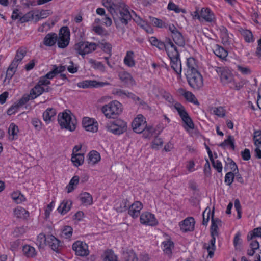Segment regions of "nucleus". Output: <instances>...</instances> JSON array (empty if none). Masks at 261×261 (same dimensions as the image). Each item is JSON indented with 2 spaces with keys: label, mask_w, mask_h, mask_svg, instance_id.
I'll use <instances>...</instances> for the list:
<instances>
[{
  "label": "nucleus",
  "mask_w": 261,
  "mask_h": 261,
  "mask_svg": "<svg viewBox=\"0 0 261 261\" xmlns=\"http://www.w3.org/2000/svg\"><path fill=\"white\" fill-rule=\"evenodd\" d=\"M47 236H45L43 233H40L37 238V244L39 248L43 247L44 245H47Z\"/></svg>",
  "instance_id": "52"
},
{
  "label": "nucleus",
  "mask_w": 261,
  "mask_h": 261,
  "mask_svg": "<svg viewBox=\"0 0 261 261\" xmlns=\"http://www.w3.org/2000/svg\"><path fill=\"white\" fill-rule=\"evenodd\" d=\"M44 92V88L39 85L37 84L31 89L30 91V96L32 99H34L40 95Z\"/></svg>",
  "instance_id": "36"
},
{
  "label": "nucleus",
  "mask_w": 261,
  "mask_h": 261,
  "mask_svg": "<svg viewBox=\"0 0 261 261\" xmlns=\"http://www.w3.org/2000/svg\"><path fill=\"white\" fill-rule=\"evenodd\" d=\"M144 138L150 139L151 137L158 135L159 133H157L155 128L151 125H146L144 130L141 133Z\"/></svg>",
  "instance_id": "26"
},
{
  "label": "nucleus",
  "mask_w": 261,
  "mask_h": 261,
  "mask_svg": "<svg viewBox=\"0 0 261 261\" xmlns=\"http://www.w3.org/2000/svg\"><path fill=\"white\" fill-rule=\"evenodd\" d=\"M158 135L155 136V138L152 142L151 147L154 149H159L163 144V140L158 137Z\"/></svg>",
  "instance_id": "51"
},
{
  "label": "nucleus",
  "mask_w": 261,
  "mask_h": 261,
  "mask_svg": "<svg viewBox=\"0 0 261 261\" xmlns=\"http://www.w3.org/2000/svg\"><path fill=\"white\" fill-rule=\"evenodd\" d=\"M15 216L21 219H27L29 217V213L24 208L18 206L14 210Z\"/></svg>",
  "instance_id": "32"
},
{
  "label": "nucleus",
  "mask_w": 261,
  "mask_h": 261,
  "mask_svg": "<svg viewBox=\"0 0 261 261\" xmlns=\"http://www.w3.org/2000/svg\"><path fill=\"white\" fill-rule=\"evenodd\" d=\"M34 10L31 11L23 16L20 17V21L21 23H24L32 20H35Z\"/></svg>",
  "instance_id": "46"
},
{
  "label": "nucleus",
  "mask_w": 261,
  "mask_h": 261,
  "mask_svg": "<svg viewBox=\"0 0 261 261\" xmlns=\"http://www.w3.org/2000/svg\"><path fill=\"white\" fill-rule=\"evenodd\" d=\"M47 243L48 245L54 251H57L60 247V241L53 235L47 236Z\"/></svg>",
  "instance_id": "25"
},
{
  "label": "nucleus",
  "mask_w": 261,
  "mask_h": 261,
  "mask_svg": "<svg viewBox=\"0 0 261 261\" xmlns=\"http://www.w3.org/2000/svg\"><path fill=\"white\" fill-rule=\"evenodd\" d=\"M103 261H117V256L113 251L107 250L105 252L103 255Z\"/></svg>",
  "instance_id": "45"
},
{
  "label": "nucleus",
  "mask_w": 261,
  "mask_h": 261,
  "mask_svg": "<svg viewBox=\"0 0 261 261\" xmlns=\"http://www.w3.org/2000/svg\"><path fill=\"white\" fill-rule=\"evenodd\" d=\"M214 53L217 56L222 59H225L228 55L227 51L218 45H217Z\"/></svg>",
  "instance_id": "40"
},
{
  "label": "nucleus",
  "mask_w": 261,
  "mask_h": 261,
  "mask_svg": "<svg viewBox=\"0 0 261 261\" xmlns=\"http://www.w3.org/2000/svg\"><path fill=\"white\" fill-rule=\"evenodd\" d=\"M129 206V201L127 199H123L116 204L115 209L118 212H123L126 211Z\"/></svg>",
  "instance_id": "34"
},
{
  "label": "nucleus",
  "mask_w": 261,
  "mask_h": 261,
  "mask_svg": "<svg viewBox=\"0 0 261 261\" xmlns=\"http://www.w3.org/2000/svg\"><path fill=\"white\" fill-rule=\"evenodd\" d=\"M195 221L193 218L189 217L185 219L180 225L181 229L185 232L192 231L194 228Z\"/></svg>",
  "instance_id": "20"
},
{
  "label": "nucleus",
  "mask_w": 261,
  "mask_h": 261,
  "mask_svg": "<svg viewBox=\"0 0 261 261\" xmlns=\"http://www.w3.org/2000/svg\"><path fill=\"white\" fill-rule=\"evenodd\" d=\"M234 173L232 172H229L226 173L225 177V182L228 185H230L233 181Z\"/></svg>",
  "instance_id": "62"
},
{
  "label": "nucleus",
  "mask_w": 261,
  "mask_h": 261,
  "mask_svg": "<svg viewBox=\"0 0 261 261\" xmlns=\"http://www.w3.org/2000/svg\"><path fill=\"white\" fill-rule=\"evenodd\" d=\"M147 125L146 118L141 114L137 115L132 123L133 130L138 134L141 133Z\"/></svg>",
  "instance_id": "12"
},
{
  "label": "nucleus",
  "mask_w": 261,
  "mask_h": 261,
  "mask_svg": "<svg viewBox=\"0 0 261 261\" xmlns=\"http://www.w3.org/2000/svg\"><path fill=\"white\" fill-rule=\"evenodd\" d=\"M169 30L171 32L174 42L179 46H184L185 44V40L179 30L173 24L169 25Z\"/></svg>",
  "instance_id": "13"
},
{
  "label": "nucleus",
  "mask_w": 261,
  "mask_h": 261,
  "mask_svg": "<svg viewBox=\"0 0 261 261\" xmlns=\"http://www.w3.org/2000/svg\"><path fill=\"white\" fill-rule=\"evenodd\" d=\"M13 200L17 203H20L25 201L24 196L19 192H14L11 194Z\"/></svg>",
  "instance_id": "48"
},
{
  "label": "nucleus",
  "mask_w": 261,
  "mask_h": 261,
  "mask_svg": "<svg viewBox=\"0 0 261 261\" xmlns=\"http://www.w3.org/2000/svg\"><path fill=\"white\" fill-rule=\"evenodd\" d=\"M35 21L37 22L39 20L47 17L50 15V11L48 10H35Z\"/></svg>",
  "instance_id": "30"
},
{
  "label": "nucleus",
  "mask_w": 261,
  "mask_h": 261,
  "mask_svg": "<svg viewBox=\"0 0 261 261\" xmlns=\"http://www.w3.org/2000/svg\"><path fill=\"white\" fill-rule=\"evenodd\" d=\"M70 31L67 27H63L60 30L58 35H57V43L59 48H64L69 43Z\"/></svg>",
  "instance_id": "11"
},
{
  "label": "nucleus",
  "mask_w": 261,
  "mask_h": 261,
  "mask_svg": "<svg viewBox=\"0 0 261 261\" xmlns=\"http://www.w3.org/2000/svg\"><path fill=\"white\" fill-rule=\"evenodd\" d=\"M213 167L217 170V171L220 173L222 171V165L220 161L218 160L215 161L214 159L211 160Z\"/></svg>",
  "instance_id": "60"
},
{
  "label": "nucleus",
  "mask_w": 261,
  "mask_h": 261,
  "mask_svg": "<svg viewBox=\"0 0 261 261\" xmlns=\"http://www.w3.org/2000/svg\"><path fill=\"white\" fill-rule=\"evenodd\" d=\"M216 72L220 75L222 82L224 84L230 83L233 79L230 72L222 67H217Z\"/></svg>",
  "instance_id": "18"
},
{
  "label": "nucleus",
  "mask_w": 261,
  "mask_h": 261,
  "mask_svg": "<svg viewBox=\"0 0 261 261\" xmlns=\"http://www.w3.org/2000/svg\"><path fill=\"white\" fill-rule=\"evenodd\" d=\"M124 64L128 67H132L135 66L134 53L132 51H128L126 53L124 59Z\"/></svg>",
  "instance_id": "35"
},
{
  "label": "nucleus",
  "mask_w": 261,
  "mask_h": 261,
  "mask_svg": "<svg viewBox=\"0 0 261 261\" xmlns=\"http://www.w3.org/2000/svg\"><path fill=\"white\" fill-rule=\"evenodd\" d=\"M201 18L206 21L212 22L214 19V16L210 9L202 8L201 10Z\"/></svg>",
  "instance_id": "31"
},
{
  "label": "nucleus",
  "mask_w": 261,
  "mask_h": 261,
  "mask_svg": "<svg viewBox=\"0 0 261 261\" xmlns=\"http://www.w3.org/2000/svg\"><path fill=\"white\" fill-rule=\"evenodd\" d=\"M187 69L186 74L198 71L197 70V65L196 63V61L193 58H189L187 59Z\"/></svg>",
  "instance_id": "29"
},
{
  "label": "nucleus",
  "mask_w": 261,
  "mask_h": 261,
  "mask_svg": "<svg viewBox=\"0 0 261 261\" xmlns=\"http://www.w3.org/2000/svg\"><path fill=\"white\" fill-rule=\"evenodd\" d=\"M26 54L27 50L24 48L20 47L17 50L15 58L7 71L6 76L8 78H11L12 77L16 72L18 64L24 57Z\"/></svg>",
  "instance_id": "3"
},
{
  "label": "nucleus",
  "mask_w": 261,
  "mask_h": 261,
  "mask_svg": "<svg viewBox=\"0 0 261 261\" xmlns=\"http://www.w3.org/2000/svg\"><path fill=\"white\" fill-rule=\"evenodd\" d=\"M26 231V228L22 226L17 227L14 231V234L16 237H19L24 234Z\"/></svg>",
  "instance_id": "63"
},
{
  "label": "nucleus",
  "mask_w": 261,
  "mask_h": 261,
  "mask_svg": "<svg viewBox=\"0 0 261 261\" xmlns=\"http://www.w3.org/2000/svg\"><path fill=\"white\" fill-rule=\"evenodd\" d=\"M174 107L185 123L184 128L185 129L187 130H188L189 129H193L194 128V124L184 106L180 103L177 102L174 105Z\"/></svg>",
  "instance_id": "5"
},
{
  "label": "nucleus",
  "mask_w": 261,
  "mask_h": 261,
  "mask_svg": "<svg viewBox=\"0 0 261 261\" xmlns=\"http://www.w3.org/2000/svg\"><path fill=\"white\" fill-rule=\"evenodd\" d=\"M56 114V110L53 108L47 109L43 114V120L47 123L52 121Z\"/></svg>",
  "instance_id": "27"
},
{
  "label": "nucleus",
  "mask_w": 261,
  "mask_h": 261,
  "mask_svg": "<svg viewBox=\"0 0 261 261\" xmlns=\"http://www.w3.org/2000/svg\"><path fill=\"white\" fill-rule=\"evenodd\" d=\"M72 228L69 226H66L61 232V236L63 238L69 239L72 234Z\"/></svg>",
  "instance_id": "50"
},
{
  "label": "nucleus",
  "mask_w": 261,
  "mask_h": 261,
  "mask_svg": "<svg viewBox=\"0 0 261 261\" xmlns=\"http://www.w3.org/2000/svg\"><path fill=\"white\" fill-rule=\"evenodd\" d=\"M79 182V177L77 176H74L70 181L69 184L66 186L67 192L68 193L71 192L76 186Z\"/></svg>",
  "instance_id": "41"
},
{
  "label": "nucleus",
  "mask_w": 261,
  "mask_h": 261,
  "mask_svg": "<svg viewBox=\"0 0 261 261\" xmlns=\"http://www.w3.org/2000/svg\"><path fill=\"white\" fill-rule=\"evenodd\" d=\"M187 100L194 103L196 105H199V103L195 97V95L191 92L186 91L182 93Z\"/></svg>",
  "instance_id": "44"
},
{
  "label": "nucleus",
  "mask_w": 261,
  "mask_h": 261,
  "mask_svg": "<svg viewBox=\"0 0 261 261\" xmlns=\"http://www.w3.org/2000/svg\"><path fill=\"white\" fill-rule=\"evenodd\" d=\"M89 63L94 69L98 70L101 72L105 71V67L101 62H97L92 59H90L89 60Z\"/></svg>",
  "instance_id": "43"
},
{
  "label": "nucleus",
  "mask_w": 261,
  "mask_h": 261,
  "mask_svg": "<svg viewBox=\"0 0 261 261\" xmlns=\"http://www.w3.org/2000/svg\"><path fill=\"white\" fill-rule=\"evenodd\" d=\"M18 132V127L14 123H11L8 129V133L10 136H12V138H11L12 140L14 139V137L17 135Z\"/></svg>",
  "instance_id": "54"
},
{
  "label": "nucleus",
  "mask_w": 261,
  "mask_h": 261,
  "mask_svg": "<svg viewBox=\"0 0 261 261\" xmlns=\"http://www.w3.org/2000/svg\"><path fill=\"white\" fill-rule=\"evenodd\" d=\"M242 35L243 36L246 41L251 42L253 41V37L252 32L248 30H243Z\"/></svg>",
  "instance_id": "53"
},
{
  "label": "nucleus",
  "mask_w": 261,
  "mask_h": 261,
  "mask_svg": "<svg viewBox=\"0 0 261 261\" xmlns=\"http://www.w3.org/2000/svg\"><path fill=\"white\" fill-rule=\"evenodd\" d=\"M101 111L107 118L114 119L122 112V105L118 101L114 100L103 106Z\"/></svg>",
  "instance_id": "2"
},
{
  "label": "nucleus",
  "mask_w": 261,
  "mask_h": 261,
  "mask_svg": "<svg viewBox=\"0 0 261 261\" xmlns=\"http://www.w3.org/2000/svg\"><path fill=\"white\" fill-rule=\"evenodd\" d=\"M82 125L86 130L91 132H96L98 130V124L94 120L89 117L83 119Z\"/></svg>",
  "instance_id": "16"
},
{
  "label": "nucleus",
  "mask_w": 261,
  "mask_h": 261,
  "mask_svg": "<svg viewBox=\"0 0 261 261\" xmlns=\"http://www.w3.org/2000/svg\"><path fill=\"white\" fill-rule=\"evenodd\" d=\"M72 249L79 256H85L89 253L88 245L83 242L76 241L73 243Z\"/></svg>",
  "instance_id": "14"
},
{
  "label": "nucleus",
  "mask_w": 261,
  "mask_h": 261,
  "mask_svg": "<svg viewBox=\"0 0 261 261\" xmlns=\"http://www.w3.org/2000/svg\"><path fill=\"white\" fill-rule=\"evenodd\" d=\"M84 161V156L83 154L82 153H77V154H72L71 157V161L72 162L73 165L76 167H78L81 165Z\"/></svg>",
  "instance_id": "37"
},
{
  "label": "nucleus",
  "mask_w": 261,
  "mask_h": 261,
  "mask_svg": "<svg viewBox=\"0 0 261 261\" xmlns=\"http://www.w3.org/2000/svg\"><path fill=\"white\" fill-rule=\"evenodd\" d=\"M124 261H138L136 253L133 251L126 252L123 254Z\"/></svg>",
  "instance_id": "47"
},
{
  "label": "nucleus",
  "mask_w": 261,
  "mask_h": 261,
  "mask_svg": "<svg viewBox=\"0 0 261 261\" xmlns=\"http://www.w3.org/2000/svg\"><path fill=\"white\" fill-rule=\"evenodd\" d=\"M97 45L94 42L80 41L74 45V49L83 57L95 50Z\"/></svg>",
  "instance_id": "4"
},
{
  "label": "nucleus",
  "mask_w": 261,
  "mask_h": 261,
  "mask_svg": "<svg viewBox=\"0 0 261 261\" xmlns=\"http://www.w3.org/2000/svg\"><path fill=\"white\" fill-rule=\"evenodd\" d=\"M128 208V214L133 218H137L140 213V211L143 207L142 203L139 201H135L134 203L129 205Z\"/></svg>",
  "instance_id": "19"
},
{
  "label": "nucleus",
  "mask_w": 261,
  "mask_h": 261,
  "mask_svg": "<svg viewBox=\"0 0 261 261\" xmlns=\"http://www.w3.org/2000/svg\"><path fill=\"white\" fill-rule=\"evenodd\" d=\"M213 113L220 117H224L225 116V110L222 107L214 108Z\"/></svg>",
  "instance_id": "59"
},
{
  "label": "nucleus",
  "mask_w": 261,
  "mask_h": 261,
  "mask_svg": "<svg viewBox=\"0 0 261 261\" xmlns=\"http://www.w3.org/2000/svg\"><path fill=\"white\" fill-rule=\"evenodd\" d=\"M219 146H221L222 148H225V146L227 145H230L232 150H234L235 145H234V139L231 135H229L227 139L225 140L223 142H222L221 144H220Z\"/></svg>",
  "instance_id": "42"
},
{
  "label": "nucleus",
  "mask_w": 261,
  "mask_h": 261,
  "mask_svg": "<svg viewBox=\"0 0 261 261\" xmlns=\"http://www.w3.org/2000/svg\"><path fill=\"white\" fill-rule=\"evenodd\" d=\"M58 119L61 128H66L71 132L75 129V120L72 119L69 114L66 112L60 113Z\"/></svg>",
  "instance_id": "7"
},
{
  "label": "nucleus",
  "mask_w": 261,
  "mask_h": 261,
  "mask_svg": "<svg viewBox=\"0 0 261 261\" xmlns=\"http://www.w3.org/2000/svg\"><path fill=\"white\" fill-rule=\"evenodd\" d=\"M140 222L144 225L154 226L158 224V221L152 214L145 212L140 216Z\"/></svg>",
  "instance_id": "15"
},
{
  "label": "nucleus",
  "mask_w": 261,
  "mask_h": 261,
  "mask_svg": "<svg viewBox=\"0 0 261 261\" xmlns=\"http://www.w3.org/2000/svg\"><path fill=\"white\" fill-rule=\"evenodd\" d=\"M168 55L170 59L171 67L175 72L179 76L181 73V64L179 58V53L175 47L173 50L169 52Z\"/></svg>",
  "instance_id": "6"
},
{
  "label": "nucleus",
  "mask_w": 261,
  "mask_h": 261,
  "mask_svg": "<svg viewBox=\"0 0 261 261\" xmlns=\"http://www.w3.org/2000/svg\"><path fill=\"white\" fill-rule=\"evenodd\" d=\"M218 229L219 227L215 225L214 222L212 221V225L211 226V237H218L219 235V232H218Z\"/></svg>",
  "instance_id": "61"
},
{
  "label": "nucleus",
  "mask_w": 261,
  "mask_h": 261,
  "mask_svg": "<svg viewBox=\"0 0 261 261\" xmlns=\"http://www.w3.org/2000/svg\"><path fill=\"white\" fill-rule=\"evenodd\" d=\"M22 251L24 255L28 257H33L37 254L35 249L33 247L28 245L23 247Z\"/></svg>",
  "instance_id": "38"
},
{
  "label": "nucleus",
  "mask_w": 261,
  "mask_h": 261,
  "mask_svg": "<svg viewBox=\"0 0 261 261\" xmlns=\"http://www.w3.org/2000/svg\"><path fill=\"white\" fill-rule=\"evenodd\" d=\"M102 48L103 51L109 55V56H111V45L109 43H105L101 44Z\"/></svg>",
  "instance_id": "64"
},
{
  "label": "nucleus",
  "mask_w": 261,
  "mask_h": 261,
  "mask_svg": "<svg viewBox=\"0 0 261 261\" xmlns=\"http://www.w3.org/2000/svg\"><path fill=\"white\" fill-rule=\"evenodd\" d=\"M71 205V200L65 199L61 203L57 210L60 214H65L70 210Z\"/></svg>",
  "instance_id": "23"
},
{
  "label": "nucleus",
  "mask_w": 261,
  "mask_h": 261,
  "mask_svg": "<svg viewBox=\"0 0 261 261\" xmlns=\"http://www.w3.org/2000/svg\"><path fill=\"white\" fill-rule=\"evenodd\" d=\"M100 154L96 151L93 150L88 154V164L94 165L100 160Z\"/></svg>",
  "instance_id": "28"
},
{
  "label": "nucleus",
  "mask_w": 261,
  "mask_h": 261,
  "mask_svg": "<svg viewBox=\"0 0 261 261\" xmlns=\"http://www.w3.org/2000/svg\"><path fill=\"white\" fill-rule=\"evenodd\" d=\"M102 5L111 14L116 28L123 34L132 19L128 7L121 0H102Z\"/></svg>",
  "instance_id": "1"
},
{
  "label": "nucleus",
  "mask_w": 261,
  "mask_h": 261,
  "mask_svg": "<svg viewBox=\"0 0 261 261\" xmlns=\"http://www.w3.org/2000/svg\"><path fill=\"white\" fill-rule=\"evenodd\" d=\"M253 140L255 146H261V130L254 131Z\"/></svg>",
  "instance_id": "56"
},
{
  "label": "nucleus",
  "mask_w": 261,
  "mask_h": 261,
  "mask_svg": "<svg viewBox=\"0 0 261 261\" xmlns=\"http://www.w3.org/2000/svg\"><path fill=\"white\" fill-rule=\"evenodd\" d=\"M57 40V34L55 33H50L47 34L44 37L43 43L44 44L47 46H51L54 45Z\"/></svg>",
  "instance_id": "24"
},
{
  "label": "nucleus",
  "mask_w": 261,
  "mask_h": 261,
  "mask_svg": "<svg viewBox=\"0 0 261 261\" xmlns=\"http://www.w3.org/2000/svg\"><path fill=\"white\" fill-rule=\"evenodd\" d=\"M150 20L152 22V24L156 27L160 28H169V25H168L165 22H164L161 19L154 17H150Z\"/></svg>",
  "instance_id": "49"
},
{
  "label": "nucleus",
  "mask_w": 261,
  "mask_h": 261,
  "mask_svg": "<svg viewBox=\"0 0 261 261\" xmlns=\"http://www.w3.org/2000/svg\"><path fill=\"white\" fill-rule=\"evenodd\" d=\"M149 41L152 45L156 46L159 49H165L167 54L176 47L173 42L169 38L166 39L165 42H164L159 40L155 37H151L149 39Z\"/></svg>",
  "instance_id": "10"
},
{
  "label": "nucleus",
  "mask_w": 261,
  "mask_h": 261,
  "mask_svg": "<svg viewBox=\"0 0 261 261\" xmlns=\"http://www.w3.org/2000/svg\"><path fill=\"white\" fill-rule=\"evenodd\" d=\"M127 92L126 90L115 88L112 91V94L122 98H124L126 96Z\"/></svg>",
  "instance_id": "57"
},
{
  "label": "nucleus",
  "mask_w": 261,
  "mask_h": 261,
  "mask_svg": "<svg viewBox=\"0 0 261 261\" xmlns=\"http://www.w3.org/2000/svg\"><path fill=\"white\" fill-rule=\"evenodd\" d=\"M215 242L216 238L212 237L208 243H204L203 245V248L206 249L208 252V256L210 258L213 256L214 251L216 250Z\"/></svg>",
  "instance_id": "22"
},
{
  "label": "nucleus",
  "mask_w": 261,
  "mask_h": 261,
  "mask_svg": "<svg viewBox=\"0 0 261 261\" xmlns=\"http://www.w3.org/2000/svg\"><path fill=\"white\" fill-rule=\"evenodd\" d=\"M189 85L195 90L200 89L203 85V78L199 71L186 74Z\"/></svg>",
  "instance_id": "9"
},
{
  "label": "nucleus",
  "mask_w": 261,
  "mask_h": 261,
  "mask_svg": "<svg viewBox=\"0 0 261 261\" xmlns=\"http://www.w3.org/2000/svg\"><path fill=\"white\" fill-rule=\"evenodd\" d=\"M119 76L121 81L127 85L133 86L136 84L135 81L133 77L128 72L124 71L120 72Z\"/></svg>",
  "instance_id": "21"
},
{
  "label": "nucleus",
  "mask_w": 261,
  "mask_h": 261,
  "mask_svg": "<svg viewBox=\"0 0 261 261\" xmlns=\"http://www.w3.org/2000/svg\"><path fill=\"white\" fill-rule=\"evenodd\" d=\"M167 8L169 10L174 11L176 13H180V12L182 13L186 12L185 10L179 8L177 5H175L172 2H170L169 3Z\"/></svg>",
  "instance_id": "55"
},
{
  "label": "nucleus",
  "mask_w": 261,
  "mask_h": 261,
  "mask_svg": "<svg viewBox=\"0 0 261 261\" xmlns=\"http://www.w3.org/2000/svg\"><path fill=\"white\" fill-rule=\"evenodd\" d=\"M108 82H100L95 80H86L77 84L78 87L83 88L100 87L106 85H109Z\"/></svg>",
  "instance_id": "17"
},
{
  "label": "nucleus",
  "mask_w": 261,
  "mask_h": 261,
  "mask_svg": "<svg viewBox=\"0 0 261 261\" xmlns=\"http://www.w3.org/2000/svg\"><path fill=\"white\" fill-rule=\"evenodd\" d=\"M163 245V251L165 254L170 256L172 253V249L173 248V243L168 240L162 243Z\"/></svg>",
  "instance_id": "39"
},
{
  "label": "nucleus",
  "mask_w": 261,
  "mask_h": 261,
  "mask_svg": "<svg viewBox=\"0 0 261 261\" xmlns=\"http://www.w3.org/2000/svg\"><path fill=\"white\" fill-rule=\"evenodd\" d=\"M211 215V211L210 208H206L203 213V221L202 224L206 225L209 221L210 217Z\"/></svg>",
  "instance_id": "58"
},
{
  "label": "nucleus",
  "mask_w": 261,
  "mask_h": 261,
  "mask_svg": "<svg viewBox=\"0 0 261 261\" xmlns=\"http://www.w3.org/2000/svg\"><path fill=\"white\" fill-rule=\"evenodd\" d=\"M79 197L82 203L85 205H90L93 203L92 197L89 193L84 192L81 193Z\"/></svg>",
  "instance_id": "33"
},
{
  "label": "nucleus",
  "mask_w": 261,
  "mask_h": 261,
  "mask_svg": "<svg viewBox=\"0 0 261 261\" xmlns=\"http://www.w3.org/2000/svg\"><path fill=\"white\" fill-rule=\"evenodd\" d=\"M107 130L115 135H120L127 130V125L126 122L121 119H117L106 125Z\"/></svg>",
  "instance_id": "8"
}]
</instances>
